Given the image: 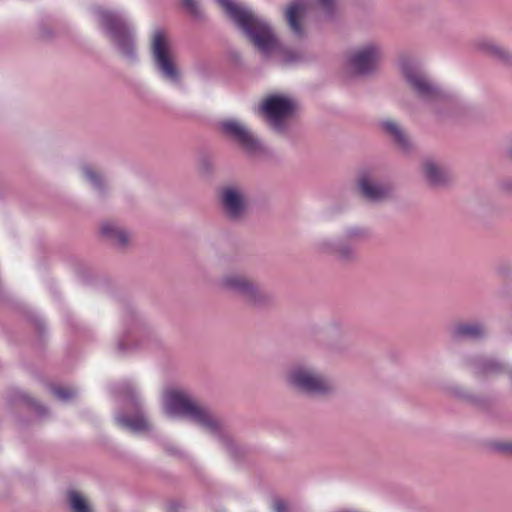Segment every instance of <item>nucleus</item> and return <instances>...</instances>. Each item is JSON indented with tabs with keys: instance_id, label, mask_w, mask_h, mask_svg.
Listing matches in <instances>:
<instances>
[{
	"instance_id": "1",
	"label": "nucleus",
	"mask_w": 512,
	"mask_h": 512,
	"mask_svg": "<svg viewBox=\"0 0 512 512\" xmlns=\"http://www.w3.org/2000/svg\"><path fill=\"white\" fill-rule=\"evenodd\" d=\"M216 2L265 57L279 54L280 64H291L297 61L296 54L281 49L272 27L265 19L257 16L249 8L235 3L234 0H216Z\"/></svg>"
},
{
	"instance_id": "2",
	"label": "nucleus",
	"mask_w": 512,
	"mask_h": 512,
	"mask_svg": "<svg viewBox=\"0 0 512 512\" xmlns=\"http://www.w3.org/2000/svg\"><path fill=\"white\" fill-rule=\"evenodd\" d=\"M164 408L168 415L182 416L199 425L215 437L231 457H238V448L224 433L221 422L208 407L198 403L190 394L178 390L168 391L164 398Z\"/></svg>"
},
{
	"instance_id": "3",
	"label": "nucleus",
	"mask_w": 512,
	"mask_h": 512,
	"mask_svg": "<svg viewBox=\"0 0 512 512\" xmlns=\"http://www.w3.org/2000/svg\"><path fill=\"white\" fill-rule=\"evenodd\" d=\"M399 68L409 87L429 105L434 107L447 100V94L430 80L418 60L403 56L399 59Z\"/></svg>"
},
{
	"instance_id": "4",
	"label": "nucleus",
	"mask_w": 512,
	"mask_h": 512,
	"mask_svg": "<svg viewBox=\"0 0 512 512\" xmlns=\"http://www.w3.org/2000/svg\"><path fill=\"white\" fill-rule=\"evenodd\" d=\"M95 14L116 50L127 60L136 58L133 30L126 19L117 13L98 8Z\"/></svg>"
},
{
	"instance_id": "5",
	"label": "nucleus",
	"mask_w": 512,
	"mask_h": 512,
	"mask_svg": "<svg viewBox=\"0 0 512 512\" xmlns=\"http://www.w3.org/2000/svg\"><path fill=\"white\" fill-rule=\"evenodd\" d=\"M287 382L295 390L309 396H323L333 391L330 380L307 365L293 366L287 374Z\"/></svg>"
},
{
	"instance_id": "6",
	"label": "nucleus",
	"mask_w": 512,
	"mask_h": 512,
	"mask_svg": "<svg viewBox=\"0 0 512 512\" xmlns=\"http://www.w3.org/2000/svg\"><path fill=\"white\" fill-rule=\"evenodd\" d=\"M222 287L241 298L250 306L267 307L274 301L271 293L261 290L252 280L240 275L229 274L222 279Z\"/></svg>"
},
{
	"instance_id": "7",
	"label": "nucleus",
	"mask_w": 512,
	"mask_h": 512,
	"mask_svg": "<svg viewBox=\"0 0 512 512\" xmlns=\"http://www.w3.org/2000/svg\"><path fill=\"white\" fill-rule=\"evenodd\" d=\"M151 54L156 69L161 76L172 82H179V71L177 69L171 41L163 30H156L152 36Z\"/></svg>"
},
{
	"instance_id": "8",
	"label": "nucleus",
	"mask_w": 512,
	"mask_h": 512,
	"mask_svg": "<svg viewBox=\"0 0 512 512\" xmlns=\"http://www.w3.org/2000/svg\"><path fill=\"white\" fill-rule=\"evenodd\" d=\"M117 392L125 396L128 405L135 411L133 417L124 413L117 414L116 423L132 432H141L149 429V423L142 409L141 399L137 393L134 384L130 381H124L117 386Z\"/></svg>"
},
{
	"instance_id": "9",
	"label": "nucleus",
	"mask_w": 512,
	"mask_h": 512,
	"mask_svg": "<svg viewBox=\"0 0 512 512\" xmlns=\"http://www.w3.org/2000/svg\"><path fill=\"white\" fill-rule=\"evenodd\" d=\"M296 109V101L282 94L267 97L260 106L269 124L277 132L284 131L286 120L294 114Z\"/></svg>"
},
{
	"instance_id": "10",
	"label": "nucleus",
	"mask_w": 512,
	"mask_h": 512,
	"mask_svg": "<svg viewBox=\"0 0 512 512\" xmlns=\"http://www.w3.org/2000/svg\"><path fill=\"white\" fill-rule=\"evenodd\" d=\"M382 57V46L372 41L352 51L348 63L356 74L366 75L376 70Z\"/></svg>"
},
{
	"instance_id": "11",
	"label": "nucleus",
	"mask_w": 512,
	"mask_h": 512,
	"mask_svg": "<svg viewBox=\"0 0 512 512\" xmlns=\"http://www.w3.org/2000/svg\"><path fill=\"white\" fill-rule=\"evenodd\" d=\"M359 194L370 202H380L388 199L393 193V187L387 182L378 181L370 169L359 171L356 179Z\"/></svg>"
},
{
	"instance_id": "12",
	"label": "nucleus",
	"mask_w": 512,
	"mask_h": 512,
	"mask_svg": "<svg viewBox=\"0 0 512 512\" xmlns=\"http://www.w3.org/2000/svg\"><path fill=\"white\" fill-rule=\"evenodd\" d=\"M219 203L232 218L245 215L249 210V201L243 187L236 184L223 186L219 191Z\"/></svg>"
},
{
	"instance_id": "13",
	"label": "nucleus",
	"mask_w": 512,
	"mask_h": 512,
	"mask_svg": "<svg viewBox=\"0 0 512 512\" xmlns=\"http://www.w3.org/2000/svg\"><path fill=\"white\" fill-rule=\"evenodd\" d=\"M222 132L239 143L247 152L256 153L261 150V143L250 129L237 119H227L220 123Z\"/></svg>"
},
{
	"instance_id": "14",
	"label": "nucleus",
	"mask_w": 512,
	"mask_h": 512,
	"mask_svg": "<svg viewBox=\"0 0 512 512\" xmlns=\"http://www.w3.org/2000/svg\"><path fill=\"white\" fill-rule=\"evenodd\" d=\"M464 365L478 378L503 374L507 368L502 361L485 355H467Z\"/></svg>"
},
{
	"instance_id": "15",
	"label": "nucleus",
	"mask_w": 512,
	"mask_h": 512,
	"mask_svg": "<svg viewBox=\"0 0 512 512\" xmlns=\"http://www.w3.org/2000/svg\"><path fill=\"white\" fill-rule=\"evenodd\" d=\"M473 49L485 54L496 61L509 63L512 61V54L494 39L489 37H479L472 43Z\"/></svg>"
},
{
	"instance_id": "16",
	"label": "nucleus",
	"mask_w": 512,
	"mask_h": 512,
	"mask_svg": "<svg viewBox=\"0 0 512 512\" xmlns=\"http://www.w3.org/2000/svg\"><path fill=\"white\" fill-rule=\"evenodd\" d=\"M486 327L478 321L461 322L451 329V336L455 340H481L486 336Z\"/></svg>"
},
{
	"instance_id": "17",
	"label": "nucleus",
	"mask_w": 512,
	"mask_h": 512,
	"mask_svg": "<svg viewBox=\"0 0 512 512\" xmlns=\"http://www.w3.org/2000/svg\"><path fill=\"white\" fill-rule=\"evenodd\" d=\"M422 174L432 186H441L446 184L449 179L448 170L439 165L434 159L427 158L421 164Z\"/></svg>"
},
{
	"instance_id": "18",
	"label": "nucleus",
	"mask_w": 512,
	"mask_h": 512,
	"mask_svg": "<svg viewBox=\"0 0 512 512\" xmlns=\"http://www.w3.org/2000/svg\"><path fill=\"white\" fill-rule=\"evenodd\" d=\"M306 13V4L301 1H295L291 3L286 10V20L289 24L290 29L296 36H302L303 29V17Z\"/></svg>"
},
{
	"instance_id": "19",
	"label": "nucleus",
	"mask_w": 512,
	"mask_h": 512,
	"mask_svg": "<svg viewBox=\"0 0 512 512\" xmlns=\"http://www.w3.org/2000/svg\"><path fill=\"white\" fill-rule=\"evenodd\" d=\"M381 127L401 150L409 151L411 149L412 145L410 139L398 123L393 120H384L381 122Z\"/></svg>"
},
{
	"instance_id": "20",
	"label": "nucleus",
	"mask_w": 512,
	"mask_h": 512,
	"mask_svg": "<svg viewBox=\"0 0 512 512\" xmlns=\"http://www.w3.org/2000/svg\"><path fill=\"white\" fill-rule=\"evenodd\" d=\"M381 127L401 150L409 151L411 149L412 145L410 139L398 123L393 120H384L381 122Z\"/></svg>"
},
{
	"instance_id": "21",
	"label": "nucleus",
	"mask_w": 512,
	"mask_h": 512,
	"mask_svg": "<svg viewBox=\"0 0 512 512\" xmlns=\"http://www.w3.org/2000/svg\"><path fill=\"white\" fill-rule=\"evenodd\" d=\"M100 233L120 248L126 247L131 239V234L125 226H102Z\"/></svg>"
},
{
	"instance_id": "22",
	"label": "nucleus",
	"mask_w": 512,
	"mask_h": 512,
	"mask_svg": "<svg viewBox=\"0 0 512 512\" xmlns=\"http://www.w3.org/2000/svg\"><path fill=\"white\" fill-rule=\"evenodd\" d=\"M82 176L91 188L98 194H104L107 189V184L99 173L90 165H84L81 168Z\"/></svg>"
},
{
	"instance_id": "23",
	"label": "nucleus",
	"mask_w": 512,
	"mask_h": 512,
	"mask_svg": "<svg viewBox=\"0 0 512 512\" xmlns=\"http://www.w3.org/2000/svg\"><path fill=\"white\" fill-rule=\"evenodd\" d=\"M125 321L130 324V328L125 332L123 337L117 343V349L119 353H125L130 350L129 347V339L131 335L138 334L140 332V327L137 322L136 316L132 311H128L125 316Z\"/></svg>"
},
{
	"instance_id": "24",
	"label": "nucleus",
	"mask_w": 512,
	"mask_h": 512,
	"mask_svg": "<svg viewBox=\"0 0 512 512\" xmlns=\"http://www.w3.org/2000/svg\"><path fill=\"white\" fill-rule=\"evenodd\" d=\"M323 249L337 255L340 260L349 261L353 258L354 252L351 247L340 243L339 241L329 240L323 242Z\"/></svg>"
},
{
	"instance_id": "25",
	"label": "nucleus",
	"mask_w": 512,
	"mask_h": 512,
	"mask_svg": "<svg viewBox=\"0 0 512 512\" xmlns=\"http://www.w3.org/2000/svg\"><path fill=\"white\" fill-rule=\"evenodd\" d=\"M68 504L72 512H92L87 500L75 490L68 492Z\"/></svg>"
},
{
	"instance_id": "26",
	"label": "nucleus",
	"mask_w": 512,
	"mask_h": 512,
	"mask_svg": "<svg viewBox=\"0 0 512 512\" xmlns=\"http://www.w3.org/2000/svg\"><path fill=\"white\" fill-rule=\"evenodd\" d=\"M11 401L17 402L21 401L27 404L30 408H32L39 416H44L47 414V409L43 405L36 402L33 398L29 397L27 394L20 390H15L11 395Z\"/></svg>"
},
{
	"instance_id": "27",
	"label": "nucleus",
	"mask_w": 512,
	"mask_h": 512,
	"mask_svg": "<svg viewBox=\"0 0 512 512\" xmlns=\"http://www.w3.org/2000/svg\"><path fill=\"white\" fill-rule=\"evenodd\" d=\"M346 236L350 241H362L371 236V232L364 226H356L346 232Z\"/></svg>"
},
{
	"instance_id": "28",
	"label": "nucleus",
	"mask_w": 512,
	"mask_h": 512,
	"mask_svg": "<svg viewBox=\"0 0 512 512\" xmlns=\"http://www.w3.org/2000/svg\"><path fill=\"white\" fill-rule=\"evenodd\" d=\"M53 394L62 401H68L75 397L76 392L72 389L55 386L52 388Z\"/></svg>"
},
{
	"instance_id": "29",
	"label": "nucleus",
	"mask_w": 512,
	"mask_h": 512,
	"mask_svg": "<svg viewBox=\"0 0 512 512\" xmlns=\"http://www.w3.org/2000/svg\"><path fill=\"white\" fill-rule=\"evenodd\" d=\"M317 4L326 16L332 15L337 8V0H317Z\"/></svg>"
},
{
	"instance_id": "30",
	"label": "nucleus",
	"mask_w": 512,
	"mask_h": 512,
	"mask_svg": "<svg viewBox=\"0 0 512 512\" xmlns=\"http://www.w3.org/2000/svg\"><path fill=\"white\" fill-rule=\"evenodd\" d=\"M183 6L193 15L198 16L200 14V7L198 0H181Z\"/></svg>"
},
{
	"instance_id": "31",
	"label": "nucleus",
	"mask_w": 512,
	"mask_h": 512,
	"mask_svg": "<svg viewBox=\"0 0 512 512\" xmlns=\"http://www.w3.org/2000/svg\"><path fill=\"white\" fill-rule=\"evenodd\" d=\"M451 393L458 398L467 399L469 401H472L474 399L472 396L468 395L464 390H462L459 387H453L451 389Z\"/></svg>"
},
{
	"instance_id": "32",
	"label": "nucleus",
	"mask_w": 512,
	"mask_h": 512,
	"mask_svg": "<svg viewBox=\"0 0 512 512\" xmlns=\"http://www.w3.org/2000/svg\"><path fill=\"white\" fill-rule=\"evenodd\" d=\"M273 509L275 512H287L286 503L281 499H276L274 501Z\"/></svg>"
},
{
	"instance_id": "33",
	"label": "nucleus",
	"mask_w": 512,
	"mask_h": 512,
	"mask_svg": "<svg viewBox=\"0 0 512 512\" xmlns=\"http://www.w3.org/2000/svg\"><path fill=\"white\" fill-rule=\"evenodd\" d=\"M501 190L509 195H512V179L504 180L501 185Z\"/></svg>"
},
{
	"instance_id": "34",
	"label": "nucleus",
	"mask_w": 512,
	"mask_h": 512,
	"mask_svg": "<svg viewBox=\"0 0 512 512\" xmlns=\"http://www.w3.org/2000/svg\"><path fill=\"white\" fill-rule=\"evenodd\" d=\"M164 448H165V450H166L168 453H170V454H172V455H177V454H179V450H178L176 447H174V446H172V445H170V444H164Z\"/></svg>"
},
{
	"instance_id": "35",
	"label": "nucleus",
	"mask_w": 512,
	"mask_h": 512,
	"mask_svg": "<svg viewBox=\"0 0 512 512\" xmlns=\"http://www.w3.org/2000/svg\"><path fill=\"white\" fill-rule=\"evenodd\" d=\"M499 449L504 452H509L512 454V443H506L499 446Z\"/></svg>"
},
{
	"instance_id": "36",
	"label": "nucleus",
	"mask_w": 512,
	"mask_h": 512,
	"mask_svg": "<svg viewBox=\"0 0 512 512\" xmlns=\"http://www.w3.org/2000/svg\"><path fill=\"white\" fill-rule=\"evenodd\" d=\"M181 509V505L179 503L173 502L169 505V512H179Z\"/></svg>"
}]
</instances>
